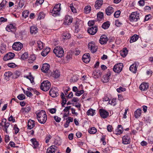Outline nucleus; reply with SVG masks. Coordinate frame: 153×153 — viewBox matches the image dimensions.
<instances>
[{
    "mask_svg": "<svg viewBox=\"0 0 153 153\" xmlns=\"http://www.w3.org/2000/svg\"><path fill=\"white\" fill-rule=\"evenodd\" d=\"M38 122L41 124H44L47 120V116L45 111L41 110L36 111V113Z\"/></svg>",
    "mask_w": 153,
    "mask_h": 153,
    "instance_id": "nucleus-1",
    "label": "nucleus"
},
{
    "mask_svg": "<svg viewBox=\"0 0 153 153\" xmlns=\"http://www.w3.org/2000/svg\"><path fill=\"white\" fill-rule=\"evenodd\" d=\"M61 4L59 3L56 4L51 11L52 15L55 17L60 15V11L61 10Z\"/></svg>",
    "mask_w": 153,
    "mask_h": 153,
    "instance_id": "nucleus-2",
    "label": "nucleus"
},
{
    "mask_svg": "<svg viewBox=\"0 0 153 153\" xmlns=\"http://www.w3.org/2000/svg\"><path fill=\"white\" fill-rule=\"evenodd\" d=\"M53 52L58 57H62L63 56L64 51L62 47L59 46L55 47L53 50Z\"/></svg>",
    "mask_w": 153,
    "mask_h": 153,
    "instance_id": "nucleus-3",
    "label": "nucleus"
},
{
    "mask_svg": "<svg viewBox=\"0 0 153 153\" xmlns=\"http://www.w3.org/2000/svg\"><path fill=\"white\" fill-rule=\"evenodd\" d=\"M51 87L50 82L48 80L44 81L40 86V89L45 91L48 90Z\"/></svg>",
    "mask_w": 153,
    "mask_h": 153,
    "instance_id": "nucleus-4",
    "label": "nucleus"
},
{
    "mask_svg": "<svg viewBox=\"0 0 153 153\" xmlns=\"http://www.w3.org/2000/svg\"><path fill=\"white\" fill-rule=\"evenodd\" d=\"M139 14L137 12H132L129 16V19L131 22H137L139 19Z\"/></svg>",
    "mask_w": 153,
    "mask_h": 153,
    "instance_id": "nucleus-5",
    "label": "nucleus"
},
{
    "mask_svg": "<svg viewBox=\"0 0 153 153\" xmlns=\"http://www.w3.org/2000/svg\"><path fill=\"white\" fill-rule=\"evenodd\" d=\"M22 44L19 42H14L12 46V48L14 50L19 51L23 48Z\"/></svg>",
    "mask_w": 153,
    "mask_h": 153,
    "instance_id": "nucleus-6",
    "label": "nucleus"
},
{
    "mask_svg": "<svg viewBox=\"0 0 153 153\" xmlns=\"http://www.w3.org/2000/svg\"><path fill=\"white\" fill-rule=\"evenodd\" d=\"M123 67V64L119 63L115 65L113 68V71L115 73H119L122 70Z\"/></svg>",
    "mask_w": 153,
    "mask_h": 153,
    "instance_id": "nucleus-7",
    "label": "nucleus"
},
{
    "mask_svg": "<svg viewBox=\"0 0 153 153\" xmlns=\"http://www.w3.org/2000/svg\"><path fill=\"white\" fill-rule=\"evenodd\" d=\"M58 152L57 147L54 145H53L49 147L47 150V153H58Z\"/></svg>",
    "mask_w": 153,
    "mask_h": 153,
    "instance_id": "nucleus-8",
    "label": "nucleus"
},
{
    "mask_svg": "<svg viewBox=\"0 0 153 153\" xmlns=\"http://www.w3.org/2000/svg\"><path fill=\"white\" fill-rule=\"evenodd\" d=\"M88 47L92 53H94L97 51V47L95 45L94 42H92L89 43L88 44Z\"/></svg>",
    "mask_w": 153,
    "mask_h": 153,
    "instance_id": "nucleus-9",
    "label": "nucleus"
},
{
    "mask_svg": "<svg viewBox=\"0 0 153 153\" xmlns=\"http://www.w3.org/2000/svg\"><path fill=\"white\" fill-rule=\"evenodd\" d=\"M98 30L97 27V26L91 27L88 28L87 31L88 33L90 34L93 35H94L97 32Z\"/></svg>",
    "mask_w": 153,
    "mask_h": 153,
    "instance_id": "nucleus-10",
    "label": "nucleus"
},
{
    "mask_svg": "<svg viewBox=\"0 0 153 153\" xmlns=\"http://www.w3.org/2000/svg\"><path fill=\"white\" fill-rule=\"evenodd\" d=\"M50 95L53 97H55L59 95L57 89L55 88H51L49 91Z\"/></svg>",
    "mask_w": 153,
    "mask_h": 153,
    "instance_id": "nucleus-11",
    "label": "nucleus"
},
{
    "mask_svg": "<svg viewBox=\"0 0 153 153\" xmlns=\"http://www.w3.org/2000/svg\"><path fill=\"white\" fill-rule=\"evenodd\" d=\"M99 112L101 117L103 118H107L109 115L108 112L103 109H100Z\"/></svg>",
    "mask_w": 153,
    "mask_h": 153,
    "instance_id": "nucleus-12",
    "label": "nucleus"
},
{
    "mask_svg": "<svg viewBox=\"0 0 153 153\" xmlns=\"http://www.w3.org/2000/svg\"><path fill=\"white\" fill-rule=\"evenodd\" d=\"M14 56V53L11 52H9L5 55L3 58V59L4 61H7L12 59Z\"/></svg>",
    "mask_w": 153,
    "mask_h": 153,
    "instance_id": "nucleus-13",
    "label": "nucleus"
},
{
    "mask_svg": "<svg viewBox=\"0 0 153 153\" xmlns=\"http://www.w3.org/2000/svg\"><path fill=\"white\" fill-rule=\"evenodd\" d=\"M111 75V73L110 72H108L107 74H105L103 76L102 80L103 82H108L110 79V76Z\"/></svg>",
    "mask_w": 153,
    "mask_h": 153,
    "instance_id": "nucleus-14",
    "label": "nucleus"
},
{
    "mask_svg": "<svg viewBox=\"0 0 153 153\" xmlns=\"http://www.w3.org/2000/svg\"><path fill=\"white\" fill-rule=\"evenodd\" d=\"M108 40V39L106 35H103L100 36L99 42L101 44L103 45L106 44Z\"/></svg>",
    "mask_w": 153,
    "mask_h": 153,
    "instance_id": "nucleus-15",
    "label": "nucleus"
},
{
    "mask_svg": "<svg viewBox=\"0 0 153 153\" xmlns=\"http://www.w3.org/2000/svg\"><path fill=\"white\" fill-rule=\"evenodd\" d=\"M50 65L48 63H45L43 64L41 68V70L42 72L47 73L49 71Z\"/></svg>",
    "mask_w": 153,
    "mask_h": 153,
    "instance_id": "nucleus-16",
    "label": "nucleus"
},
{
    "mask_svg": "<svg viewBox=\"0 0 153 153\" xmlns=\"http://www.w3.org/2000/svg\"><path fill=\"white\" fill-rule=\"evenodd\" d=\"M30 141L33 145V147L34 149L38 148L39 143L35 138H33L30 140Z\"/></svg>",
    "mask_w": 153,
    "mask_h": 153,
    "instance_id": "nucleus-17",
    "label": "nucleus"
},
{
    "mask_svg": "<svg viewBox=\"0 0 153 153\" xmlns=\"http://www.w3.org/2000/svg\"><path fill=\"white\" fill-rule=\"evenodd\" d=\"M6 30L8 32H14L16 30V29L13 24H10L7 26Z\"/></svg>",
    "mask_w": 153,
    "mask_h": 153,
    "instance_id": "nucleus-18",
    "label": "nucleus"
},
{
    "mask_svg": "<svg viewBox=\"0 0 153 153\" xmlns=\"http://www.w3.org/2000/svg\"><path fill=\"white\" fill-rule=\"evenodd\" d=\"M51 75L54 78L56 79L60 76V73L59 70H56L51 73Z\"/></svg>",
    "mask_w": 153,
    "mask_h": 153,
    "instance_id": "nucleus-19",
    "label": "nucleus"
},
{
    "mask_svg": "<svg viewBox=\"0 0 153 153\" xmlns=\"http://www.w3.org/2000/svg\"><path fill=\"white\" fill-rule=\"evenodd\" d=\"M90 54L87 53L84 54L82 56V60L85 63H88L90 61Z\"/></svg>",
    "mask_w": 153,
    "mask_h": 153,
    "instance_id": "nucleus-20",
    "label": "nucleus"
},
{
    "mask_svg": "<svg viewBox=\"0 0 153 153\" xmlns=\"http://www.w3.org/2000/svg\"><path fill=\"white\" fill-rule=\"evenodd\" d=\"M72 18L70 16H66L65 17V19L64 22L65 25H69L72 22Z\"/></svg>",
    "mask_w": 153,
    "mask_h": 153,
    "instance_id": "nucleus-21",
    "label": "nucleus"
},
{
    "mask_svg": "<svg viewBox=\"0 0 153 153\" xmlns=\"http://www.w3.org/2000/svg\"><path fill=\"white\" fill-rule=\"evenodd\" d=\"M148 84L146 83H143L141 84L139 87L140 89L142 91L146 90L148 89Z\"/></svg>",
    "mask_w": 153,
    "mask_h": 153,
    "instance_id": "nucleus-22",
    "label": "nucleus"
},
{
    "mask_svg": "<svg viewBox=\"0 0 153 153\" xmlns=\"http://www.w3.org/2000/svg\"><path fill=\"white\" fill-rule=\"evenodd\" d=\"M130 138L127 135H126L123 137V143L124 144H127L130 143Z\"/></svg>",
    "mask_w": 153,
    "mask_h": 153,
    "instance_id": "nucleus-23",
    "label": "nucleus"
},
{
    "mask_svg": "<svg viewBox=\"0 0 153 153\" xmlns=\"http://www.w3.org/2000/svg\"><path fill=\"white\" fill-rule=\"evenodd\" d=\"M103 2V1L102 0H97L95 4V7L96 9H99L102 4Z\"/></svg>",
    "mask_w": 153,
    "mask_h": 153,
    "instance_id": "nucleus-24",
    "label": "nucleus"
},
{
    "mask_svg": "<svg viewBox=\"0 0 153 153\" xmlns=\"http://www.w3.org/2000/svg\"><path fill=\"white\" fill-rule=\"evenodd\" d=\"M137 64L134 63L132 64L129 68V70L132 72L135 73L137 71Z\"/></svg>",
    "mask_w": 153,
    "mask_h": 153,
    "instance_id": "nucleus-25",
    "label": "nucleus"
},
{
    "mask_svg": "<svg viewBox=\"0 0 153 153\" xmlns=\"http://www.w3.org/2000/svg\"><path fill=\"white\" fill-rule=\"evenodd\" d=\"M114 12L113 8L111 7H108L105 10V13L108 16L110 15Z\"/></svg>",
    "mask_w": 153,
    "mask_h": 153,
    "instance_id": "nucleus-26",
    "label": "nucleus"
},
{
    "mask_svg": "<svg viewBox=\"0 0 153 153\" xmlns=\"http://www.w3.org/2000/svg\"><path fill=\"white\" fill-rule=\"evenodd\" d=\"M24 77L29 79L30 80L31 83L33 85L35 84L34 77L31 75L30 72L29 73V75L28 76H24Z\"/></svg>",
    "mask_w": 153,
    "mask_h": 153,
    "instance_id": "nucleus-27",
    "label": "nucleus"
},
{
    "mask_svg": "<svg viewBox=\"0 0 153 153\" xmlns=\"http://www.w3.org/2000/svg\"><path fill=\"white\" fill-rule=\"evenodd\" d=\"M12 75V73L10 71L5 72L4 74V78L7 80H9Z\"/></svg>",
    "mask_w": 153,
    "mask_h": 153,
    "instance_id": "nucleus-28",
    "label": "nucleus"
},
{
    "mask_svg": "<svg viewBox=\"0 0 153 153\" xmlns=\"http://www.w3.org/2000/svg\"><path fill=\"white\" fill-rule=\"evenodd\" d=\"M28 128L31 129L33 128L35 126L34 121L32 120H30L28 123Z\"/></svg>",
    "mask_w": 153,
    "mask_h": 153,
    "instance_id": "nucleus-29",
    "label": "nucleus"
},
{
    "mask_svg": "<svg viewBox=\"0 0 153 153\" xmlns=\"http://www.w3.org/2000/svg\"><path fill=\"white\" fill-rule=\"evenodd\" d=\"M139 36L138 35L136 34H134L131 38L130 40V43H131L134 42H136L138 39Z\"/></svg>",
    "mask_w": 153,
    "mask_h": 153,
    "instance_id": "nucleus-30",
    "label": "nucleus"
},
{
    "mask_svg": "<svg viewBox=\"0 0 153 153\" xmlns=\"http://www.w3.org/2000/svg\"><path fill=\"white\" fill-rule=\"evenodd\" d=\"M102 74L101 72L100 71H95L93 73V75L95 78H98L100 77Z\"/></svg>",
    "mask_w": 153,
    "mask_h": 153,
    "instance_id": "nucleus-31",
    "label": "nucleus"
},
{
    "mask_svg": "<svg viewBox=\"0 0 153 153\" xmlns=\"http://www.w3.org/2000/svg\"><path fill=\"white\" fill-rule=\"evenodd\" d=\"M141 113V109H137L134 112V117L136 118H138L140 116Z\"/></svg>",
    "mask_w": 153,
    "mask_h": 153,
    "instance_id": "nucleus-32",
    "label": "nucleus"
},
{
    "mask_svg": "<svg viewBox=\"0 0 153 153\" xmlns=\"http://www.w3.org/2000/svg\"><path fill=\"white\" fill-rule=\"evenodd\" d=\"M37 28L35 26L31 27L30 31L31 33L33 35H35L37 32Z\"/></svg>",
    "mask_w": 153,
    "mask_h": 153,
    "instance_id": "nucleus-33",
    "label": "nucleus"
},
{
    "mask_svg": "<svg viewBox=\"0 0 153 153\" xmlns=\"http://www.w3.org/2000/svg\"><path fill=\"white\" fill-rule=\"evenodd\" d=\"M95 110L92 108L89 109L87 112V114L88 115L93 116L95 114Z\"/></svg>",
    "mask_w": 153,
    "mask_h": 153,
    "instance_id": "nucleus-34",
    "label": "nucleus"
},
{
    "mask_svg": "<svg viewBox=\"0 0 153 153\" xmlns=\"http://www.w3.org/2000/svg\"><path fill=\"white\" fill-rule=\"evenodd\" d=\"M91 10V7L89 5L86 6L84 9V12L86 14L89 13Z\"/></svg>",
    "mask_w": 153,
    "mask_h": 153,
    "instance_id": "nucleus-35",
    "label": "nucleus"
},
{
    "mask_svg": "<svg viewBox=\"0 0 153 153\" xmlns=\"http://www.w3.org/2000/svg\"><path fill=\"white\" fill-rule=\"evenodd\" d=\"M6 51V46L4 44H2L0 46V51L2 54L5 52Z\"/></svg>",
    "mask_w": 153,
    "mask_h": 153,
    "instance_id": "nucleus-36",
    "label": "nucleus"
},
{
    "mask_svg": "<svg viewBox=\"0 0 153 153\" xmlns=\"http://www.w3.org/2000/svg\"><path fill=\"white\" fill-rule=\"evenodd\" d=\"M103 18V13L99 12L97 13V20L99 21H101Z\"/></svg>",
    "mask_w": 153,
    "mask_h": 153,
    "instance_id": "nucleus-37",
    "label": "nucleus"
},
{
    "mask_svg": "<svg viewBox=\"0 0 153 153\" xmlns=\"http://www.w3.org/2000/svg\"><path fill=\"white\" fill-rule=\"evenodd\" d=\"M110 26V24L108 22H106L104 23L102 25V27L105 29H107Z\"/></svg>",
    "mask_w": 153,
    "mask_h": 153,
    "instance_id": "nucleus-38",
    "label": "nucleus"
},
{
    "mask_svg": "<svg viewBox=\"0 0 153 153\" xmlns=\"http://www.w3.org/2000/svg\"><path fill=\"white\" fill-rule=\"evenodd\" d=\"M97 131L96 128L94 127H92L88 130V132L91 134H95Z\"/></svg>",
    "mask_w": 153,
    "mask_h": 153,
    "instance_id": "nucleus-39",
    "label": "nucleus"
},
{
    "mask_svg": "<svg viewBox=\"0 0 153 153\" xmlns=\"http://www.w3.org/2000/svg\"><path fill=\"white\" fill-rule=\"evenodd\" d=\"M128 53V51L126 48H124L123 51L121 53V55L123 57H125L127 55Z\"/></svg>",
    "mask_w": 153,
    "mask_h": 153,
    "instance_id": "nucleus-40",
    "label": "nucleus"
},
{
    "mask_svg": "<svg viewBox=\"0 0 153 153\" xmlns=\"http://www.w3.org/2000/svg\"><path fill=\"white\" fill-rule=\"evenodd\" d=\"M36 58L34 55H32L28 59V62L29 63H32L36 60Z\"/></svg>",
    "mask_w": 153,
    "mask_h": 153,
    "instance_id": "nucleus-41",
    "label": "nucleus"
},
{
    "mask_svg": "<svg viewBox=\"0 0 153 153\" xmlns=\"http://www.w3.org/2000/svg\"><path fill=\"white\" fill-rule=\"evenodd\" d=\"M123 128H121V129L117 128V129L115 130V133L116 135L120 134L123 132Z\"/></svg>",
    "mask_w": 153,
    "mask_h": 153,
    "instance_id": "nucleus-42",
    "label": "nucleus"
},
{
    "mask_svg": "<svg viewBox=\"0 0 153 153\" xmlns=\"http://www.w3.org/2000/svg\"><path fill=\"white\" fill-rule=\"evenodd\" d=\"M38 47L39 50L42 49L43 47V43L40 41H38L37 42Z\"/></svg>",
    "mask_w": 153,
    "mask_h": 153,
    "instance_id": "nucleus-43",
    "label": "nucleus"
},
{
    "mask_svg": "<svg viewBox=\"0 0 153 153\" xmlns=\"http://www.w3.org/2000/svg\"><path fill=\"white\" fill-rule=\"evenodd\" d=\"M23 92L28 97H30L32 95V94L29 91H25L24 89L22 88Z\"/></svg>",
    "mask_w": 153,
    "mask_h": 153,
    "instance_id": "nucleus-44",
    "label": "nucleus"
},
{
    "mask_svg": "<svg viewBox=\"0 0 153 153\" xmlns=\"http://www.w3.org/2000/svg\"><path fill=\"white\" fill-rule=\"evenodd\" d=\"M45 16V15L44 13L42 12H40L39 14L38 19L40 20L41 19H43Z\"/></svg>",
    "mask_w": 153,
    "mask_h": 153,
    "instance_id": "nucleus-45",
    "label": "nucleus"
},
{
    "mask_svg": "<svg viewBox=\"0 0 153 153\" xmlns=\"http://www.w3.org/2000/svg\"><path fill=\"white\" fill-rule=\"evenodd\" d=\"M17 98L19 100H22L25 99V97L23 94H21L17 96Z\"/></svg>",
    "mask_w": 153,
    "mask_h": 153,
    "instance_id": "nucleus-46",
    "label": "nucleus"
},
{
    "mask_svg": "<svg viewBox=\"0 0 153 153\" xmlns=\"http://www.w3.org/2000/svg\"><path fill=\"white\" fill-rule=\"evenodd\" d=\"M63 36L64 37L63 38L64 39H69L71 37L70 35L67 32H65L63 33Z\"/></svg>",
    "mask_w": 153,
    "mask_h": 153,
    "instance_id": "nucleus-47",
    "label": "nucleus"
},
{
    "mask_svg": "<svg viewBox=\"0 0 153 153\" xmlns=\"http://www.w3.org/2000/svg\"><path fill=\"white\" fill-rule=\"evenodd\" d=\"M29 13V11L27 10L24 11L22 13V16L23 17L26 18L28 16Z\"/></svg>",
    "mask_w": 153,
    "mask_h": 153,
    "instance_id": "nucleus-48",
    "label": "nucleus"
},
{
    "mask_svg": "<svg viewBox=\"0 0 153 153\" xmlns=\"http://www.w3.org/2000/svg\"><path fill=\"white\" fill-rule=\"evenodd\" d=\"M28 56V54L27 53H24L21 56V58L22 59L24 60L27 59Z\"/></svg>",
    "mask_w": 153,
    "mask_h": 153,
    "instance_id": "nucleus-49",
    "label": "nucleus"
},
{
    "mask_svg": "<svg viewBox=\"0 0 153 153\" xmlns=\"http://www.w3.org/2000/svg\"><path fill=\"white\" fill-rule=\"evenodd\" d=\"M84 91L83 90H81L79 91H77L75 94V95L77 96H79L82 94Z\"/></svg>",
    "mask_w": 153,
    "mask_h": 153,
    "instance_id": "nucleus-50",
    "label": "nucleus"
},
{
    "mask_svg": "<svg viewBox=\"0 0 153 153\" xmlns=\"http://www.w3.org/2000/svg\"><path fill=\"white\" fill-rule=\"evenodd\" d=\"M21 74V73L19 71H16L14 72V76L15 78H17Z\"/></svg>",
    "mask_w": 153,
    "mask_h": 153,
    "instance_id": "nucleus-51",
    "label": "nucleus"
},
{
    "mask_svg": "<svg viewBox=\"0 0 153 153\" xmlns=\"http://www.w3.org/2000/svg\"><path fill=\"white\" fill-rule=\"evenodd\" d=\"M121 12L120 10H119L116 11L114 14V16L115 17L118 18Z\"/></svg>",
    "mask_w": 153,
    "mask_h": 153,
    "instance_id": "nucleus-52",
    "label": "nucleus"
},
{
    "mask_svg": "<svg viewBox=\"0 0 153 153\" xmlns=\"http://www.w3.org/2000/svg\"><path fill=\"white\" fill-rule=\"evenodd\" d=\"M126 90V88H123L122 87H120L119 88L117 89V91L119 92L120 93L123 91H124Z\"/></svg>",
    "mask_w": 153,
    "mask_h": 153,
    "instance_id": "nucleus-53",
    "label": "nucleus"
},
{
    "mask_svg": "<svg viewBox=\"0 0 153 153\" xmlns=\"http://www.w3.org/2000/svg\"><path fill=\"white\" fill-rule=\"evenodd\" d=\"M109 103L111 105H114L116 104V100L114 99H113L111 101L109 100Z\"/></svg>",
    "mask_w": 153,
    "mask_h": 153,
    "instance_id": "nucleus-54",
    "label": "nucleus"
},
{
    "mask_svg": "<svg viewBox=\"0 0 153 153\" xmlns=\"http://www.w3.org/2000/svg\"><path fill=\"white\" fill-rule=\"evenodd\" d=\"M73 118L69 117L66 119V122L68 123L69 124L70 122H72L73 121Z\"/></svg>",
    "mask_w": 153,
    "mask_h": 153,
    "instance_id": "nucleus-55",
    "label": "nucleus"
},
{
    "mask_svg": "<svg viewBox=\"0 0 153 153\" xmlns=\"http://www.w3.org/2000/svg\"><path fill=\"white\" fill-rule=\"evenodd\" d=\"M7 65L10 68H14L16 67V65L13 63H10L7 64Z\"/></svg>",
    "mask_w": 153,
    "mask_h": 153,
    "instance_id": "nucleus-56",
    "label": "nucleus"
},
{
    "mask_svg": "<svg viewBox=\"0 0 153 153\" xmlns=\"http://www.w3.org/2000/svg\"><path fill=\"white\" fill-rule=\"evenodd\" d=\"M24 1L23 0H20L19 3V7L22 8L24 6Z\"/></svg>",
    "mask_w": 153,
    "mask_h": 153,
    "instance_id": "nucleus-57",
    "label": "nucleus"
},
{
    "mask_svg": "<svg viewBox=\"0 0 153 153\" xmlns=\"http://www.w3.org/2000/svg\"><path fill=\"white\" fill-rule=\"evenodd\" d=\"M51 137V135H48L45 138V142L46 143H48L49 141L50 140Z\"/></svg>",
    "mask_w": 153,
    "mask_h": 153,
    "instance_id": "nucleus-58",
    "label": "nucleus"
},
{
    "mask_svg": "<svg viewBox=\"0 0 153 153\" xmlns=\"http://www.w3.org/2000/svg\"><path fill=\"white\" fill-rule=\"evenodd\" d=\"M95 23V21L94 20H91L88 21V25L89 26L93 25Z\"/></svg>",
    "mask_w": 153,
    "mask_h": 153,
    "instance_id": "nucleus-59",
    "label": "nucleus"
},
{
    "mask_svg": "<svg viewBox=\"0 0 153 153\" xmlns=\"http://www.w3.org/2000/svg\"><path fill=\"white\" fill-rule=\"evenodd\" d=\"M14 129L15 131V132L16 134H17L19 131V129L17 127L16 125L14 126Z\"/></svg>",
    "mask_w": 153,
    "mask_h": 153,
    "instance_id": "nucleus-60",
    "label": "nucleus"
},
{
    "mask_svg": "<svg viewBox=\"0 0 153 153\" xmlns=\"http://www.w3.org/2000/svg\"><path fill=\"white\" fill-rule=\"evenodd\" d=\"M54 118L56 121L58 123L61 120V119L60 117H59L57 116H54Z\"/></svg>",
    "mask_w": 153,
    "mask_h": 153,
    "instance_id": "nucleus-61",
    "label": "nucleus"
},
{
    "mask_svg": "<svg viewBox=\"0 0 153 153\" xmlns=\"http://www.w3.org/2000/svg\"><path fill=\"white\" fill-rule=\"evenodd\" d=\"M25 108L26 110V111L27 113L30 111L31 109V106L30 105H27Z\"/></svg>",
    "mask_w": 153,
    "mask_h": 153,
    "instance_id": "nucleus-62",
    "label": "nucleus"
},
{
    "mask_svg": "<svg viewBox=\"0 0 153 153\" xmlns=\"http://www.w3.org/2000/svg\"><path fill=\"white\" fill-rule=\"evenodd\" d=\"M122 25V23L121 22L118 20H116L115 21V25L117 27H120L121 25Z\"/></svg>",
    "mask_w": 153,
    "mask_h": 153,
    "instance_id": "nucleus-63",
    "label": "nucleus"
},
{
    "mask_svg": "<svg viewBox=\"0 0 153 153\" xmlns=\"http://www.w3.org/2000/svg\"><path fill=\"white\" fill-rule=\"evenodd\" d=\"M62 102L61 103L62 107H64V105L66 104V100L65 98H63L62 99Z\"/></svg>",
    "mask_w": 153,
    "mask_h": 153,
    "instance_id": "nucleus-64",
    "label": "nucleus"
}]
</instances>
